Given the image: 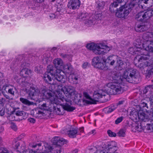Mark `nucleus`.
Segmentation results:
<instances>
[{
    "label": "nucleus",
    "instance_id": "nucleus-43",
    "mask_svg": "<svg viewBox=\"0 0 153 153\" xmlns=\"http://www.w3.org/2000/svg\"><path fill=\"white\" fill-rule=\"evenodd\" d=\"M79 79V77L78 76L73 75L72 76V79L73 81L74 84H77L78 83V80Z\"/></svg>",
    "mask_w": 153,
    "mask_h": 153
},
{
    "label": "nucleus",
    "instance_id": "nucleus-29",
    "mask_svg": "<svg viewBox=\"0 0 153 153\" xmlns=\"http://www.w3.org/2000/svg\"><path fill=\"white\" fill-rule=\"evenodd\" d=\"M17 116H22L23 119H25L27 116V113L23 111H18L15 113Z\"/></svg>",
    "mask_w": 153,
    "mask_h": 153
},
{
    "label": "nucleus",
    "instance_id": "nucleus-1",
    "mask_svg": "<svg viewBox=\"0 0 153 153\" xmlns=\"http://www.w3.org/2000/svg\"><path fill=\"white\" fill-rule=\"evenodd\" d=\"M139 76V72L136 69H126L123 73V79L121 76L114 75V79L116 82L109 83L106 85L105 86L111 89L110 91L112 94H121L125 90L124 86L122 84L123 81L126 80L130 83H134L136 82Z\"/></svg>",
    "mask_w": 153,
    "mask_h": 153
},
{
    "label": "nucleus",
    "instance_id": "nucleus-14",
    "mask_svg": "<svg viewBox=\"0 0 153 153\" xmlns=\"http://www.w3.org/2000/svg\"><path fill=\"white\" fill-rule=\"evenodd\" d=\"M148 23L144 22L139 24H136L135 27V29L137 32H141L147 30Z\"/></svg>",
    "mask_w": 153,
    "mask_h": 153
},
{
    "label": "nucleus",
    "instance_id": "nucleus-24",
    "mask_svg": "<svg viewBox=\"0 0 153 153\" xmlns=\"http://www.w3.org/2000/svg\"><path fill=\"white\" fill-rule=\"evenodd\" d=\"M147 116L143 112L139 113V121L146 122L148 121Z\"/></svg>",
    "mask_w": 153,
    "mask_h": 153
},
{
    "label": "nucleus",
    "instance_id": "nucleus-45",
    "mask_svg": "<svg viewBox=\"0 0 153 153\" xmlns=\"http://www.w3.org/2000/svg\"><path fill=\"white\" fill-rule=\"evenodd\" d=\"M107 133L109 136L111 137H115L116 136V134L110 130H109L107 131Z\"/></svg>",
    "mask_w": 153,
    "mask_h": 153
},
{
    "label": "nucleus",
    "instance_id": "nucleus-4",
    "mask_svg": "<svg viewBox=\"0 0 153 153\" xmlns=\"http://www.w3.org/2000/svg\"><path fill=\"white\" fill-rule=\"evenodd\" d=\"M22 85L26 87L25 91L28 95L30 99L35 100L37 98L40 92L39 89L36 87L30 86V84L27 82H23Z\"/></svg>",
    "mask_w": 153,
    "mask_h": 153
},
{
    "label": "nucleus",
    "instance_id": "nucleus-48",
    "mask_svg": "<svg viewBox=\"0 0 153 153\" xmlns=\"http://www.w3.org/2000/svg\"><path fill=\"white\" fill-rule=\"evenodd\" d=\"M151 89L149 86V85L147 86L145 88V89L143 91V93L146 94L148 91H151Z\"/></svg>",
    "mask_w": 153,
    "mask_h": 153
},
{
    "label": "nucleus",
    "instance_id": "nucleus-51",
    "mask_svg": "<svg viewBox=\"0 0 153 153\" xmlns=\"http://www.w3.org/2000/svg\"><path fill=\"white\" fill-rule=\"evenodd\" d=\"M11 128L14 130L16 131L17 129V128L16 125L14 123L11 124L10 126Z\"/></svg>",
    "mask_w": 153,
    "mask_h": 153
},
{
    "label": "nucleus",
    "instance_id": "nucleus-35",
    "mask_svg": "<svg viewBox=\"0 0 153 153\" xmlns=\"http://www.w3.org/2000/svg\"><path fill=\"white\" fill-rule=\"evenodd\" d=\"M89 16L87 13H81L79 17V19L85 21L89 18Z\"/></svg>",
    "mask_w": 153,
    "mask_h": 153
},
{
    "label": "nucleus",
    "instance_id": "nucleus-2",
    "mask_svg": "<svg viewBox=\"0 0 153 153\" xmlns=\"http://www.w3.org/2000/svg\"><path fill=\"white\" fill-rule=\"evenodd\" d=\"M62 92L64 93L65 96L68 98L77 97L78 96V93L76 91L75 88L71 85L64 86L62 87L60 85L57 86L56 90V95L53 94H51L49 91H45L44 93V96L45 98H50L52 103H56L58 102H68L71 104V101L64 97Z\"/></svg>",
    "mask_w": 153,
    "mask_h": 153
},
{
    "label": "nucleus",
    "instance_id": "nucleus-60",
    "mask_svg": "<svg viewBox=\"0 0 153 153\" xmlns=\"http://www.w3.org/2000/svg\"><path fill=\"white\" fill-rule=\"evenodd\" d=\"M49 17L51 19H52L55 18V16L54 14H52L49 16Z\"/></svg>",
    "mask_w": 153,
    "mask_h": 153
},
{
    "label": "nucleus",
    "instance_id": "nucleus-22",
    "mask_svg": "<svg viewBox=\"0 0 153 153\" xmlns=\"http://www.w3.org/2000/svg\"><path fill=\"white\" fill-rule=\"evenodd\" d=\"M143 12L146 20L150 18L153 14V10L152 9L144 10Z\"/></svg>",
    "mask_w": 153,
    "mask_h": 153
},
{
    "label": "nucleus",
    "instance_id": "nucleus-54",
    "mask_svg": "<svg viewBox=\"0 0 153 153\" xmlns=\"http://www.w3.org/2000/svg\"><path fill=\"white\" fill-rule=\"evenodd\" d=\"M10 117L12 121H16L17 120L15 118V117L13 114L11 115L10 116Z\"/></svg>",
    "mask_w": 153,
    "mask_h": 153
},
{
    "label": "nucleus",
    "instance_id": "nucleus-56",
    "mask_svg": "<svg viewBox=\"0 0 153 153\" xmlns=\"http://www.w3.org/2000/svg\"><path fill=\"white\" fill-rule=\"evenodd\" d=\"M77 130L78 132V133L77 134H79V133H82L83 132L84 128H81L78 130Z\"/></svg>",
    "mask_w": 153,
    "mask_h": 153
},
{
    "label": "nucleus",
    "instance_id": "nucleus-40",
    "mask_svg": "<svg viewBox=\"0 0 153 153\" xmlns=\"http://www.w3.org/2000/svg\"><path fill=\"white\" fill-rule=\"evenodd\" d=\"M146 129L149 132H151L153 131V123L147 124Z\"/></svg>",
    "mask_w": 153,
    "mask_h": 153
},
{
    "label": "nucleus",
    "instance_id": "nucleus-46",
    "mask_svg": "<svg viewBox=\"0 0 153 153\" xmlns=\"http://www.w3.org/2000/svg\"><path fill=\"white\" fill-rule=\"evenodd\" d=\"M123 120V117H120L117 118L115 121V123L117 124L121 122Z\"/></svg>",
    "mask_w": 153,
    "mask_h": 153
},
{
    "label": "nucleus",
    "instance_id": "nucleus-28",
    "mask_svg": "<svg viewBox=\"0 0 153 153\" xmlns=\"http://www.w3.org/2000/svg\"><path fill=\"white\" fill-rule=\"evenodd\" d=\"M136 18L138 20L141 21H142L143 19H145L143 11H140L137 14L136 16Z\"/></svg>",
    "mask_w": 153,
    "mask_h": 153
},
{
    "label": "nucleus",
    "instance_id": "nucleus-6",
    "mask_svg": "<svg viewBox=\"0 0 153 153\" xmlns=\"http://www.w3.org/2000/svg\"><path fill=\"white\" fill-rule=\"evenodd\" d=\"M47 71L45 73L43 78L46 82L49 83L53 79V77L57 73L58 70L52 65H49L47 67Z\"/></svg>",
    "mask_w": 153,
    "mask_h": 153
},
{
    "label": "nucleus",
    "instance_id": "nucleus-53",
    "mask_svg": "<svg viewBox=\"0 0 153 153\" xmlns=\"http://www.w3.org/2000/svg\"><path fill=\"white\" fill-rule=\"evenodd\" d=\"M141 102L142 103H141V106H142L143 107H146L147 108H148L147 103L145 102H143L142 101Z\"/></svg>",
    "mask_w": 153,
    "mask_h": 153
},
{
    "label": "nucleus",
    "instance_id": "nucleus-50",
    "mask_svg": "<svg viewBox=\"0 0 153 153\" xmlns=\"http://www.w3.org/2000/svg\"><path fill=\"white\" fill-rule=\"evenodd\" d=\"M0 153H10L8 150L5 148L1 149L0 151Z\"/></svg>",
    "mask_w": 153,
    "mask_h": 153
},
{
    "label": "nucleus",
    "instance_id": "nucleus-57",
    "mask_svg": "<svg viewBox=\"0 0 153 153\" xmlns=\"http://www.w3.org/2000/svg\"><path fill=\"white\" fill-rule=\"evenodd\" d=\"M89 150L91 151L93 150L94 151H95L97 150V148L93 146L89 148Z\"/></svg>",
    "mask_w": 153,
    "mask_h": 153
},
{
    "label": "nucleus",
    "instance_id": "nucleus-16",
    "mask_svg": "<svg viewBox=\"0 0 153 153\" xmlns=\"http://www.w3.org/2000/svg\"><path fill=\"white\" fill-rule=\"evenodd\" d=\"M124 0H115L109 6V10L111 13L114 12V8H116L119 5H121L122 3H124Z\"/></svg>",
    "mask_w": 153,
    "mask_h": 153
},
{
    "label": "nucleus",
    "instance_id": "nucleus-58",
    "mask_svg": "<svg viewBox=\"0 0 153 153\" xmlns=\"http://www.w3.org/2000/svg\"><path fill=\"white\" fill-rule=\"evenodd\" d=\"M124 101L123 100L120 101H119V102H118V103L117 104H116L115 105H117V106L118 105H122V104H123V103H124Z\"/></svg>",
    "mask_w": 153,
    "mask_h": 153
},
{
    "label": "nucleus",
    "instance_id": "nucleus-32",
    "mask_svg": "<svg viewBox=\"0 0 153 153\" xmlns=\"http://www.w3.org/2000/svg\"><path fill=\"white\" fill-rule=\"evenodd\" d=\"M117 108V105L113 104L107 108L108 113H110Z\"/></svg>",
    "mask_w": 153,
    "mask_h": 153
},
{
    "label": "nucleus",
    "instance_id": "nucleus-9",
    "mask_svg": "<svg viewBox=\"0 0 153 153\" xmlns=\"http://www.w3.org/2000/svg\"><path fill=\"white\" fill-rule=\"evenodd\" d=\"M126 2H124L122 5L121 4V6L119 8V10H117L116 13V16L119 18H123L125 19L128 15L130 12L127 8H125Z\"/></svg>",
    "mask_w": 153,
    "mask_h": 153
},
{
    "label": "nucleus",
    "instance_id": "nucleus-13",
    "mask_svg": "<svg viewBox=\"0 0 153 153\" xmlns=\"http://www.w3.org/2000/svg\"><path fill=\"white\" fill-rule=\"evenodd\" d=\"M105 94V92H103L101 94L99 92H95L93 95L94 99H91V104H96L97 102L98 101V99L102 98L103 97L105 98L106 96Z\"/></svg>",
    "mask_w": 153,
    "mask_h": 153
},
{
    "label": "nucleus",
    "instance_id": "nucleus-55",
    "mask_svg": "<svg viewBox=\"0 0 153 153\" xmlns=\"http://www.w3.org/2000/svg\"><path fill=\"white\" fill-rule=\"evenodd\" d=\"M29 121L32 123H34L35 122V120L33 118H29L28 119Z\"/></svg>",
    "mask_w": 153,
    "mask_h": 153
},
{
    "label": "nucleus",
    "instance_id": "nucleus-27",
    "mask_svg": "<svg viewBox=\"0 0 153 153\" xmlns=\"http://www.w3.org/2000/svg\"><path fill=\"white\" fill-rule=\"evenodd\" d=\"M44 113L40 111L35 110L33 111V115L36 118H39L42 116Z\"/></svg>",
    "mask_w": 153,
    "mask_h": 153
},
{
    "label": "nucleus",
    "instance_id": "nucleus-37",
    "mask_svg": "<svg viewBox=\"0 0 153 153\" xmlns=\"http://www.w3.org/2000/svg\"><path fill=\"white\" fill-rule=\"evenodd\" d=\"M139 113L137 111H135L131 113L133 119L136 120V121H139Z\"/></svg>",
    "mask_w": 153,
    "mask_h": 153
},
{
    "label": "nucleus",
    "instance_id": "nucleus-19",
    "mask_svg": "<svg viewBox=\"0 0 153 153\" xmlns=\"http://www.w3.org/2000/svg\"><path fill=\"white\" fill-rule=\"evenodd\" d=\"M55 145L54 144L51 145L48 143H45L44 145L45 149V151L48 153H53Z\"/></svg>",
    "mask_w": 153,
    "mask_h": 153
},
{
    "label": "nucleus",
    "instance_id": "nucleus-18",
    "mask_svg": "<svg viewBox=\"0 0 153 153\" xmlns=\"http://www.w3.org/2000/svg\"><path fill=\"white\" fill-rule=\"evenodd\" d=\"M57 73L55 77V79L59 82H61L64 78V72L61 70H58Z\"/></svg>",
    "mask_w": 153,
    "mask_h": 153
},
{
    "label": "nucleus",
    "instance_id": "nucleus-44",
    "mask_svg": "<svg viewBox=\"0 0 153 153\" xmlns=\"http://www.w3.org/2000/svg\"><path fill=\"white\" fill-rule=\"evenodd\" d=\"M4 82V85H3L2 87L1 86L2 85L1 84V83H0L1 85H0V91H1V89H2L3 90L6 91V88L9 87V85L8 84H6L5 82ZM1 84H2V83Z\"/></svg>",
    "mask_w": 153,
    "mask_h": 153
},
{
    "label": "nucleus",
    "instance_id": "nucleus-41",
    "mask_svg": "<svg viewBox=\"0 0 153 153\" xmlns=\"http://www.w3.org/2000/svg\"><path fill=\"white\" fill-rule=\"evenodd\" d=\"M16 88L14 87H12V88H9L8 90V93L14 96L15 91Z\"/></svg>",
    "mask_w": 153,
    "mask_h": 153
},
{
    "label": "nucleus",
    "instance_id": "nucleus-21",
    "mask_svg": "<svg viewBox=\"0 0 153 153\" xmlns=\"http://www.w3.org/2000/svg\"><path fill=\"white\" fill-rule=\"evenodd\" d=\"M63 69L66 70V72L69 74L73 73L74 69L70 63H67L64 65Z\"/></svg>",
    "mask_w": 153,
    "mask_h": 153
},
{
    "label": "nucleus",
    "instance_id": "nucleus-39",
    "mask_svg": "<svg viewBox=\"0 0 153 153\" xmlns=\"http://www.w3.org/2000/svg\"><path fill=\"white\" fill-rule=\"evenodd\" d=\"M125 132V130L124 129H122L118 132L117 135L119 137H124L126 134Z\"/></svg>",
    "mask_w": 153,
    "mask_h": 153
},
{
    "label": "nucleus",
    "instance_id": "nucleus-8",
    "mask_svg": "<svg viewBox=\"0 0 153 153\" xmlns=\"http://www.w3.org/2000/svg\"><path fill=\"white\" fill-rule=\"evenodd\" d=\"M92 64L96 68L101 70H105L107 69L105 62L97 56L92 59Z\"/></svg>",
    "mask_w": 153,
    "mask_h": 153
},
{
    "label": "nucleus",
    "instance_id": "nucleus-34",
    "mask_svg": "<svg viewBox=\"0 0 153 153\" xmlns=\"http://www.w3.org/2000/svg\"><path fill=\"white\" fill-rule=\"evenodd\" d=\"M42 58L43 61L47 64L50 62L51 60V58L49 56H47L46 54L43 55Z\"/></svg>",
    "mask_w": 153,
    "mask_h": 153
},
{
    "label": "nucleus",
    "instance_id": "nucleus-33",
    "mask_svg": "<svg viewBox=\"0 0 153 153\" xmlns=\"http://www.w3.org/2000/svg\"><path fill=\"white\" fill-rule=\"evenodd\" d=\"M92 18L89 17L87 19L85 22V25L88 26H91L94 23V20L92 19Z\"/></svg>",
    "mask_w": 153,
    "mask_h": 153
},
{
    "label": "nucleus",
    "instance_id": "nucleus-11",
    "mask_svg": "<svg viewBox=\"0 0 153 153\" xmlns=\"http://www.w3.org/2000/svg\"><path fill=\"white\" fill-rule=\"evenodd\" d=\"M45 91L50 92L51 94H52L51 92L49 90H42V93L43 94V98L44 99H49V101L47 102L46 103H43V104L41 105L40 108L42 109L48 111L49 109L52 108V105H53L54 104H56L58 102L56 103H52V102L50 98H45V97L44 96V93Z\"/></svg>",
    "mask_w": 153,
    "mask_h": 153
},
{
    "label": "nucleus",
    "instance_id": "nucleus-61",
    "mask_svg": "<svg viewBox=\"0 0 153 153\" xmlns=\"http://www.w3.org/2000/svg\"><path fill=\"white\" fill-rule=\"evenodd\" d=\"M34 1L37 3H41L44 1V0H34Z\"/></svg>",
    "mask_w": 153,
    "mask_h": 153
},
{
    "label": "nucleus",
    "instance_id": "nucleus-63",
    "mask_svg": "<svg viewBox=\"0 0 153 153\" xmlns=\"http://www.w3.org/2000/svg\"><path fill=\"white\" fill-rule=\"evenodd\" d=\"M60 56L63 58H65L67 56V55L64 53H61Z\"/></svg>",
    "mask_w": 153,
    "mask_h": 153
},
{
    "label": "nucleus",
    "instance_id": "nucleus-36",
    "mask_svg": "<svg viewBox=\"0 0 153 153\" xmlns=\"http://www.w3.org/2000/svg\"><path fill=\"white\" fill-rule=\"evenodd\" d=\"M53 153H63L62 149L61 148V147L55 145Z\"/></svg>",
    "mask_w": 153,
    "mask_h": 153
},
{
    "label": "nucleus",
    "instance_id": "nucleus-62",
    "mask_svg": "<svg viewBox=\"0 0 153 153\" xmlns=\"http://www.w3.org/2000/svg\"><path fill=\"white\" fill-rule=\"evenodd\" d=\"M78 149H75L72 151V153H78Z\"/></svg>",
    "mask_w": 153,
    "mask_h": 153
},
{
    "label": "nucleus",
    "instance_id": "nucleus-3",
    "mask_svg": "<svg viewBox=\"0 0 153 153\" xmlns=\"http://www.w3.org/2000/svg\"><path fill=\"white\" fill-rule=\"evenodd\" d=\"M142 38L145 40L143 44V48L147 51L153 53V28L152 32L143 33Z\"/></svg>",
    "mask_w": 153,
    "mask_h": 153
},
{
    "label": "nucleus",
    "instance_id": "nucleus-47",
    "mask_svg": "<svg viewBox=\"0 0 153 153\" xmlns=\"http://www.w3.org/2000/svg\"><path fill=\"white\" fill-rule=\"evenodd\" d=\"M4 82H5V80L3 79V74L0 72V83L4 84Z\"/></svg>",
    "mask_w": 153,
    "mask_h": 153
},
{
    "label": "nucleus",
    "instance_id": "nucleus-59",
    "mask_svg": "<svg viewBox=\"0 0 153 153\" xmlns=\"http://www.w3.org/2000/svg\"><path fill=\"white\" fill-rule=\"evenodd\" d=\"M112 60V57L111 56H109L106 59V61H107V62L109 63V61L110 60Z\"/></svg>",
    "mask_w": 153,
    "mask_h": 153
},
{
    "label": "nucleus",
    "instance_id": "nucleus-25",
    "mask_svg": "<svg viewBox=\"0 0 153 153\" xmlns=\"http://www.w3.org/2000/svg\"><path fill=\"white\" fill-rule=\"evenodd\" d=\"M137 4V3L132 0L128 4V6H127V7L126 8H127V10L130 12L131 10H132L134 6Z\"/></svg>",
    "mask_w": 153,
    "mask_h": 153
},
{
    "label": "nucleus",
    "instance_id": "nucleus-64",
    "mask_svg": "<svg viewBox=\"0 0 153 153\" xmlns=\"http://www.w3.org/2000/svg\"><path fill=\"white\" fill-rule=\"evenodd\" d=\"M151 102L153 104V96H151L150 98Z\"/></svg>",
    "mask_w": 153,
    "mask_h": 153
},
{
    "label": "nucleus",
    "instance_id": "nucleus-17",
    "mask_svg": "<svg viewBox=\"0 0 153 153\" xmlns=\"http://www.w3.org/2000/svg\"><path fill=\"white\" fill-rule=\"evenodd\" d=\"M32 73V71L27 68H23L20 72L21 76L24 77H27L30 76Z\"/></svg>",
    "mask_w": 153,
    "mask_h": 153
},
{
    "label": "nucleus",
    "instance_id": "nucleus-38",
    "mask_svg": "<svg viewBox=\"0 0 153 153\" xmlns=\"http://www.w3.org/2000/svg\"><path fill=\"white\" fill-rule=\"evenodd\" d=\"M56 140L57 141L56 143L57 144H60L61 145L64 144L66 142L65 140L63 138H57L56 139Z\"/></svg>",
    "mask_w": 153,
    "mask_h": 153
},
{
    "label": "nucleus",
    "instance_id": "nucleus-5",
    "mask_svg": "<svg viewBox=\"0 0 153 153\" xmlns=\"http://www.w3.org/2000/svg\"><path fill=\"white\" fill-rule=\"evenodd\" d=\"M147 51L148 52L147 54H143L138 60V62L142 61V59L145 60H149V61L142 62L138 65V67L142 70L144 69V68L148 67L150 65V64L153 63V53Z\"/></svg>",
    "mask_w": 153,
    "mask_h": 153
},
{
    "label": "nucleus",
    "instance_id": "nucleus-30",
    "mask_svg": "<svg viewBox=\"0 0 153 153\" xmlns=\"http://www.w3.org/2000/svg\"><path fill=\"white\" fill-rule=\"evenodd\" d=\"M0 100H2V101H1V102L0 103V115L2 116L4 114V108L3 106V101H4V99L2 98Z\"/></svg>",
    "mask_w": 153,
    "mask_h": 153
},
{
    "label": "nucleus",
    "instance_id": "nucleus-23",
    "mask_svg": "<svg viewBox=\"0 0 153 153\" xmlns=\"http://www.w3.org/2000/svg\"><path fill=\"white\" fill-rule=\"evenodd\" d=\"M146 72V76L147 78H149L150 76L153 74V63L148 66Z\"/></svg>",
    "mask_w": 153,
    "mask_h": 153
},
{
    "label": "nucleus",
    "instance_id": "nucleus-12",
    "mask_svg": "<svg viewBox=\"0 0 153 153\" xmlns=\"http://www.w3.org/2000/svg\"><path fill=\"white\" fill-rule=\"evenodd\" d=\"M80 0H70L68 4V7L70 9L76 10L78 9L80 5Z\"/></svg>",
    "mask_w": 153,
    "mask_h": 153
},
{
    "label": "nucleus",
    "instance_id": "nucleus-49",
    "mask_svg": "<svg viewBox=\"0 0 153 153\" xmlns=\"http://www.w3.org/2000/svg\"><path fill=\"white\" fill-rule=\"evenodd\" d=\"M83 95L84 97H85L86 98L90 100V102L91 103V99H92V98L90 97L87 92H84L83 93Z\"/></svg>",
    "mask_w": 153,
    "mask_h": 153
},
{
    "label": "nucleus",
    "instance_id": "nucleus-42",
    "mask_svg": "<svg viewBox=\"0 0 153 153\" xmlns=\"http://www.w3.org/2000/svg\"><path fill=\"white\" fill-rule=\"evenodd\" d=\"M19 143H16L15 146V147L16 149H18V151H19L20 152H24L25 151V147L23 146V147H21V149H19Z\"/></svg>",
    "mask_w": 153,
    "mask_h": 153
},
{
    "label": "nucleus",
    "instance_id": "nucleus-26",
    "mask_svg": "<svg viewBox=\"0 0 153 153\" xmlns=\"http://www.w3.org/2000/svg\"><path fill=\"white\" fill-rule=\"evenodd\" d=\"M97 45L91 43L88 44L86 45V47L88 49L92 50L94 53V51L96 50Z\"/></svg>",
    "mask_w": 153,
    "mask_h": 153
},
{
    "label": "nucleus",
    "instance_id": "nucleus-7",
    "mask_svg": "<svg viewBox=\"0 0 153 153\" xmlns=\"http://www.w3.org/2000/svg\"><path fill=\"white\" fill-rule=\"evenodd\" d=\"M62 102H58L56 104L61 103V104L62 106V107H61V108H60L59 106H57L56 108H55L56 113L57 114L62 115L64 113L63 111L64 110L69 111H72L75 109V108L71 106L69 103L64 102V103H62Z\"/></svg>",
    "mask_w": 153,
    "mask_h": 153
},
{
    "label": "nucleus",
    "instance_id": "nucleus-15",
    "mask_svg": "<svg viewBox=\"0 0 153 153\" xmlns=\"http://www.w3.org/2000/svg\"><path fill=\"white\" fill-rule=\"evenodd\" d=\"M53 63L55 67L57 70H62L64 68L65 65L62 59L60 58L54 59L53 61Z\"/></svg>",
    "mask_w": 153,
    "mask_h": 153
},
{
    "label": "nucleus",
    "instance_id": "nucleus-52",
    "mask_svg": "<svg viewBox=\"0 0 153 153\" xmlns=\"http://www.w3.org/2000/svg\"><path fill=\"white\" fill-rule=\"evenodd\" d=\"M90 64L87 62H84L82 65V67L83 68L85 69L89 66Z\"/></svg>",
    "mask_w": 153,
    "mask_h": 153
},
{
    "label": "nucleus",
    "instance_id": "nucleus-20",
    "mask_svg": "<svg viewBox=\"0 0 153 153\" xmlns=\"http://www.w3.org/2000/svg\"><path fill=\"white\" fill-rule=\"evenodd\" d=\"M78 133V130L74 128H71L67 131L68 136L71 138H75Z\"/></svg>",
    "mask_w": 153,
    "mask_h": 153
},
{
    "label": "nucleus",
    "instance_id": "nucleus-31",
    "mask_svg": "<svg viewBox=\"0 0 153 153\" xmlns=\"http://www.w3.org/2000/svg\"><path fill=\"white\" fill-rule=\"evenodd\" d=\"M20 100L23 104L28 105H32L33 103L32 102H30L27 99L22 97L20 98Z\"/></svg>",
    "mask_w": 153,
    "mask_h": 153
},
{
    "label": "nucleus",
    "instance_id": "nucleus-10",
    "mask_svg": "<svg viewBox=\"0 0 153 153\" xmlns=\"http://www.w3.org/2000/svg\"><path fill=\"white\" fill-rule=\"evenodd\" d=\"M110 49L106 45L100 44L97 45L96 50L94 51V53L97 55L104 54L108 52Z\"/></svg>",
    "mask_w": 153,
    "mask_h": 153
}]
</instances>
